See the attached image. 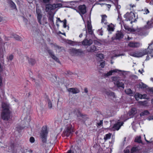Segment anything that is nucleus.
Wrapping results in <instances>:
<instances>
[{
	"mask_svg": "<svg viewBox=\"0 0 153 153\" xmlns=\"http://www.w3.org/2000/svg\"><path fill=\"white\" fill-rule=\"evenodd\" d=\"M23 21L26 23H27L28 21L27 19L24 17H23Z\"/></svg>",
	"mask_w": 153,
	"mask_h": 153,
	"instance_id": "nucleus-53",
	"label": "nucleus"
},
{
	"mask_svg": "<svg viewBox=\"0 0 153 153\" xmlns=\"http://www.w3.org/2000/svg\"><path fill=\"white\" fill-rule=\"evenodd\" d=\"M48 52L51 56L54 54L53 52L51 50H48Z\"/></svg>",
	"mask_w": 153,
	"mask_h": 153,
	"instance_id": "nucleus-50",
	"label": "nucleus"
},
{
	"mask_svg": "<svg viewBox=\"0 0 153 153\" xmlns=\"http://www.w3.org/2000/svg\"><path fill=\"white\" fill-rule=\"evenodd\" d=\"M118 13V18H117V20L120 21L121 20V15L119 13Z\"/></svg>",
	"mask_w": 153,
	"mask_h": 153,
	"instance_id": "nucleus-51",
	"label": "nucleus"
},
{
	"mask_svg": "<svg viewBox=\"0 0 153 153\" xmlns=\"http://www.w3.org/2000/svg\"><path fill=\"white\" fill-rule=\"evenodd\" d=\"M125 93L128 94H132V91L130 89H127L125 90Z\"/></svg>",
	"mask_w": 153,
	"mask_h": 153,
	"instance_id": "nucleus-32",
	"label": "nucleus"
},
{
	"mask_svg": "<svg viewBox=\"0 0 153 153\" xmlns=\"http://www.w3.org/2000/svg\"><path fill=\"white\" fill-rule=\"evenodd\" d=\"M67 153H74V152L71 150H70L68 151Z\"/></svg>",
	"mask_w": 153,
	"mask_h": 153,
	"instance_id": "nucleus-57",
	"label": "nucleus"
},
{
	"mask_svg": "<svg viewBox=\"0 0 153 153\" xmlns=\"http://www.w3.org/2000/svg\"><path fill=\"white\" fill-rule=\"evenodd\" d=\"M149 48H153V40L149 44V46L146 49L147 50Z\"/></svg>",
	"mask_w": 153,
	"mask_h": 153,
	"instance_id": "nucleus-39",
	"label": "nucleus"
},
{
	"mask_svg": "<svg viewBox=\"0 0 153 153\" xmlns=\"http://www.w3.org/2000/svg\"><path fill=\"white\" fill-rule=\"evenodd\" d=\"M2 110L1 113V119L4 121L10 120L11 117V111L10 109L9 104L5 102H2Z\"/></svg>",
	"mask_w": 153,
	"mask_h": 153,
	"instance_id": "nucleus-1",
	"label": "nucleus"
},
{
	"mask_svg": "<svg viewBox=\"0 0 153 153\" xmlns=\"http://www.w3.org/2000/svg\"><path fill=\"white\" fill-rule=\"evenodd\" d=\"M97 59V61L100 62L103 59L104 56L103 54L101 53H98L96 54Z\"/></svg>",
	"mask_w": 153,
	"mask_h": 153,
	"instance_id": "nucleus-18",
	"label": "nucleus"
},
{
	"mask_svg": "<svg viewBox=\"0 0 153 153\" xmlns=\"http://www.w3.org/2000/svg\"><path fill=\"white\" fill-rule=\"evenodd\" d=\"M68 91L73 94H76L79 93L80 91L79 89L77 88H70L68 89Z\"/></svg>",
	"mask_w": 153,
	"mask_h": 153,
	"instance_id": "nucleus-15",
	"label": "nucleus"
},
{
	"mask_svg": "<svg viewBox=\"0 0 153 153\" xmlns=\"http://www.w3.org/2000/svg\"><path fill=\"white\" fill-rule=\"evenodd\" d=\"M82 36V33L80 34L79 35V37L80 38H81Z\"/></svg>",
	"mask_w": 153,
	"mask_h": 153,
	"instance_id": "nucleus-63",
	"label": "nucleus"
},
{
	"mask_svg": "<svg viewBox=\"0 0 153 153\" xmlns=\"http://www.w3.org/2000/svg\"><path fill=\"white\" fill-rule=\"evenodd\" d=\"M129 5L131 7H132V8H133V7H135V6H135V5H134V4H133V5H132V4H130Z\"/></svg>",
	"mask_w": 153,
	"mask_h": 153,
	"instance_id": "nucleus-60",
	"label": "nucleus"
},
{
	"mask_svg": "<svg viewBox=\"0 0 153 153\" xmlns=\"http://www.w3.org/2000/svg\"><path fill=\"white\" fill-rule=\"evenodd\" d=\"M74 132L73 127L71 124H69L67 127L63 132V134L67 137L71 136Z\"/></svg>",
	"mask_w": 153,
	"mask_h": 153,
	"instance_id": "nucleus-5",
	"label": "nucleus"
},
{
	"mask_svg": "<svg viewBox=\"0 0 153 153\" xmlns=\"http://www.w3.org/2000/svg\"><path fill=\"white\" fill-rule=\"evenodd\" d=\"M149 56H146V60H149Z\"/></svg>",
	"mask_w": 153,
	"mask_h": 153,
	"instance_id": "nucleus-61",
	"label": "nucleus"
},
{
	"mask_svg": "<svg viewBox=\"0 0 153 153\" xmlns=\"http://www.w3.org/2000/svg\"><path fill=\"white\" fill-rule=\"evenodd\" d=\"M88 32L89 34L92 35L93 34V31L92 30V26L91 24L89 21L87 22Z\"/></svg>",
	"mask_w": 153,
	"mask_h": 153,
	"instance_id": "nucleus-13",
	"label": "nucleus"
},
{
	"mask_svg": "<svg viewBox=\"0 0 153 153\" xmlns=\"http://www.w3.org/2000/svg\"><path fill=\"white\" fill-rule=\"evenodd\" d=\"M67 42L68 44L72 46H74L77 45L78 42L72 41L71 40H68Z\"/></svg>",
	"mask_w": 153,
	"mask_h": 153,
	"instance_id": "nucleus-24",
	"label": "nucleus"
},
{
	"mask_svg": "<svg viewBox=\"0 0 153 153\" xmlns=\"http://www.w3.org/2000/svg\"><path fill=\"white\" fill-rule=\"evenodd\" d=\"M53 4H48L45 5V11L47 12H50L52 10H54Z\"/></svg>",
	"mask_w": 153,
	"mask_h": 153,
	"instance_id": "nucleus-17",
	"label": "nucleus"
},
{
	"mask_svg": "<svg viewBox=\"0 0 153 153\" xmlns=\"http://www.w3.org/2000/svg\"><path fill=\"white\" fill-rule=\"evenodd\" d=\"M53 6L54 7V9L55 8L62 7V4L61 3H57L56 4H53Z\"/></svg>",
	"mask_w": 153,
	"mask_h": 153,
	"instance_id": "nucleus-29",
	"label": "nucleus"
},
{
	"mask_svg": "<svg viewBox=\"0 0 153 153\" xmlns=\"http://www.w3.org/2000/svg\"><path fill=\"white\" fill-rule=\"evenodd\" d=\"M124 153H129L130 151L129 149H126V150H124Z\"/></svg>",
	"mask_w": 153,
	"mask_h": 153,
	"instance_id": "nucleus-56",
	"label": "nucleus"
},
{
	"mask_svg": "<svg viewBox=\"0 0 153 153\" xmlns=\"http://www.w3.org/2000/svg\"><path fill=\"white\" fill-rule=\"evenodd\" d=\"M50 0H42V2L44 3H48Z\"/></svg>",
	"mask_w": 153,
	"mask_h": 153,
	"instance_id": "nucleus-52",
	"label": "nucleus"
},
{
	"mask_svg": "<svg viewBox=\"0 0 153 153\" xmlns=\"http://www.w3.org/2000/svg\"><path fill=\"white\" fill-rule=\"evenodd\" d=\"M2 83V79L0 77V86L1 85Z\"/></svg>",
	"mask_w": 153,
	"mask_h": 153,
	"instance_id": "nucleus-62",
	"label": "nucleus"
},
{
	"mask_svg": "<svg viewBox=\"0 0 153 153\" xmlns=\"http://www.w3.org/2000/svg\"><path fill=\"white\" fill-rule=\"evenodd\" d=\"M124 17L126 19L127 21H130L132 20L134 17H135V15L132 12H127L124 15Z\"/></svg>",
	"mask_w": 153,
	"mask_h": 153,
	"instance_id": "nucleus-9",
	"label": "nucleus"
},
{
	"mask_svg": "<svg viewBox=\"0 0 153 153\" xmlns=\"http://www.w3.org/2000/svg\"><path fill=\"white\" fill-rule=\"evenodd\" d=\"M10 4L11 5V6L14 9L17 10L15 4L12 1H10Z\"/></svg>",
	"mask_w": 153,
	"mask_h": 153,
	"instance_id": "nucleus-33",
	"label": "nucleus"
},
{
	"mask_svg": "<svg viewBox=\"0 0 153 153\" xmlns=\"http://www.w3.org/2000/svg\"><path fill=\"white\" fill-rule=\"evenodd\" d=\"M102 120H100L99 122L97 123V126L98 127H100V126L102 125Z\"/></svg>",
	"mask_w": 153,
	"mask_h": 153,
	"instance_id": "nucleus-44",
	"label": "nucleus"
},
{
	"mask_svg": "<svg viewBox=\"0 0 153 153\" xmlns=\"http://www.w3.org/2000/svg\"><path fill=\"white\" fill-rule=\"evenodd\" d=\"M84 92L86 93H87L88 92V90L87 88H85Z\"/></svg>",
	"mask_w": 153,
	"mask_h": 153,
	"instance_id": "nucleus-59",
	"label": "nucleus"
},
{
	"mask_svg": "<svg viewBox=\"0 0 153 153\" xmlns=\"http://www.w3.org/2000/svg\"><path fill=\"white\" fill-rule=\"evenodd\" d=\"M143 95L140 94H136L135 95V97L136 100H138L139 99H142L143 98Z\"/></svg>",
	"mask_w": 153,
	"mask_h": 153,
	"instance_id": "nucleus-25",
	"label": "nucleus"
},
{
	"mask_svg": "<svg viewBox=\"0 0 153 153\" xmlns=\"http://www.w3.org/2000/svg\"><path fill=\"white\" fill-rule=\"evenodd\" d=\"M107 16L105 15H103L102 16V20L101 23H104L105 25H106L107 24V22L106 20V18Z\"/></svg>",
	"mask_w": 153,
	"mask_h": 153,
	"instance_id": "nucleus-21",
	"label": "nucleus"
},
{
	"mask_svg": "<svg viewBox=\"0 0 153 153\" xmlns=\"http://www.w3.org/2000/svg\"><path fill=\"white\" fill-rule=\"evenodd\" d=\"M53 15L51 14H49V16L48 17V19L51 24L53 23Z\"/></svg>",
	"mask_w": 153,
	"mask_h": 153,
	"instance_id": "nucleus-28",
	"label": "nucleus"
},
{
	"mask_svg": "<svg viewBox=\"0 0 153 153\" xmlns=\"http://www.w3.org/2000/svg\"><path fill=\"white\" fill-rule=\"evenodd\" d=\"M123 36L122 32H118L116 34V38L117 39H120L123 37Z\"/></svg>",
	"mask_w": 153,
	"mask_h": 153,
	"instance_id": "nucleus-20",
	"label": "nucleus"
},
{
	"mask_svg": "<svg viewBox=\"0 0 153 153\" xmlns=\"http://www.w3.org/2000/svg\"><path fill=\"white\" fill-rule=\"evenodd\" d=\"M93 43V41L92 39L88 40L85 39L82 42V44L84 45H90Z\"/></svg>",
	"mask_w": 153,
	"mask_h": 153,
	"instance_id": "nucleus-16",
	"label": "nucleus"
},
{
	"mask_svg": "<svg viewBox=\"0 0 153 153\" xmlns=\"http://www.w3.org/2000/svg\"><path fill=\"white\" fill-rule=\"evenodd\" d=\"M137 150V148L136 147H133L131 150V152L132 153L136 152Z\"/></svg>",
	"mask_w": 153,
	"mask_h": 153,
	"instance_id": "nucleus-38",
	"label": "nucleus"
},
{
	"mask_svg": "<svg viewBox=\"0 0 153 153\" xmlns=\"http://www.w3.org/2000/svg\"><path fill=\"white\" fill-rule=\"evenodd\" d=\"M13 56L11 54L8 57H7V59L8 61H11L13 60Z\"/></svg>",
	"mask_w": 153,
	"mask_h": 153,
	"instance_id": "nucleus-40",
	"label": "nucleus"
},
{
	"mask_svg": "<svg viewBox=\"0 0 153 153\" xmlns=\"http://www.w3.org/2000/svg\"><path fill=\"white\" fill-rule=\"evenodd\" d=\"M128 45L130 48H137L142 46L141 43L140 42H129Z\"/></svg>",
	"mask_w": 153,
	"mask_h": 153,
	"instance_id": "nucleus-8",
	"label": "nucleus"
},
{
	"mask_svg": "<svg viewBox=\"0 0 153 153\" xmlns=\"http://www.w3.org/2000/svg\"><path fill=\"white\" fill-rule=\"evenodd\" d=\"M137 113V111L135 108H133L130 111L129 114L130 115L135 114Z\"/></svg>",
	"mask_w": 153,
	"mask_h": 153,
	"instance_id": "nucleus-26",
	"label": "nucleus"
},
{
	"mask_svg": "<svg viewBox=\"0 0 153 153\" xmlns=\"http://www.w3.org/2000/svg\"><path fill=\"white\" fill-rule=\"evenodd\" d=\"M52 47H53L54 48L56 49H59L60 48H61L58 45H56V44H52Z\"/></svg>",
	"mask_w": 153,
	"mask_h": 153,
	"instance_id": "nucleus-42",
	"label": "nucleus"
},
{
	"mask_svg": "<svg viewBox=\"0 0 153 153\" xmlns=\"http://www.w3.org/2000/svg\"><path fill=\"white\" fill-rule=\"evenodd\" d=\"M149 114V111L148 110H146L141 112L140 114V115L141 116H144L148 115Z\"/></svg>",
	"mask_w": 153,
	"mask_h": 153,
	"instance_id": "nucleus-27",
	"label": "nucleus"
},
{
	"mask_svg": "<svg viewBox=\"0 0 153 153\" xmlns=\"http://www.w3.org/2000/svg\"><path fill=\"white\" fill-rule=\"evenodd\" d=\"M83 30L85 31V35L87 36V31L86 30V26H85V27L83 29Z\"/></svg>",
	"mask_w": 153,
	"mask_h": 153,
	"instance_id": "nucleus-54",
	"label": "nucleus"
},
{
	"mask_svg": "<svg viewBox=\"0 0 153 153\" xmlns=\"http://www.w3.org/2000/svg\"><path fill=\"white\" fill-rule=\"evenodd\" d=\"M14 37L16 39L18 40L21 41L22 39V38L16 34L14 35Z\"/></svg>",
	"mask_w": 153,
	"mask_h": 153,
	"instance_id": "nucleus-35",
	"label": "nucleus"
},
{
	"mask_svg": "<svg viewBox=\"0 0 153 153\" xmlns=\"http://www.w3.org/2000/svg\"><path fill=\"white\" fill-rule=\"evenodd\" d=\"M123 124V122H117L116 123L114 124L112 127V130H118L120 128L121 126Z\"/></svg>",
	"mask_w": 153,
	"mask_h": 153,
	"instance_id": "nucleus-12",
	"label": "nucleus"
},
{
	"mask_svg": "<svg viewBox=\"0 0 153 153\" xmlns=\"http://www.w3.org/2000/svg\"><path fill=\"white\" fill-rule=\"evenodd\" d=\"M111 134L110 133L106 134L104 137V140H105L106 141L107 140L111 138Z\"/></svg>",
	"mask_w": 153,
	"mask_h": 153,
	"instance_id": "nucleus-30",
	"label": "nucleus"
},
{
	"mask_svg": "<svg viewBox=\"0 0 153 153\" xmlns=\"http://www.w3.org/2000/svg\"><path fill=\"white\" fill-rule=\"evenodd\" d=\"M138 87L141 89L146 88L147 86L146 85L142 82H140L137 85Z\"/></svg>",
	"mask_w": 153,
	"mask_h": 153,
	"instance_id": "nucleus-22",
	"label": "nucleus"
},
{
	"mask_svg": "<svg viewBox=\"0 0 153 153\" xmlns=\"http://www.w3.org/2000/svg\"><path fill=\"white\" fill-rule=\"evenodd\" d=\"M144 136L145 137V141L147 143H151V142L148 141V140H147L146 138V137H145V135H144Z\"/></svg>",
	"mask_w": 153,
	"mask_h": 153,
	"instance_id": "nucleus-58",
	"label": "nucleus"
},
{
	"mask_svg": "<svg viewBox=\"0 0 153 153\" xmlns=\"http://www.w3.org/2000/svg\"><path fill=\"white\" fill-rule=\"evenodd\" d=\"M105 65V61L103 62L100 63V66H101V67L102 68H104Z\"/></svg>",
	"mask_w": 153,
	"mask_h": 153,
	"instance_id": "nucleus-47",
	"label": "nucleus"
},
{
	"mask_svg": "<svg viewBox=\"0 0 153 153\" xmlns=\"http://www.w3.org/2000/svg\"><path fill=\"white\" fill-rule=\"evenodd\" d=\"M107 7L108 8H110L111 7V5L110 4H107Z\"/></svg>",
	"mask_w": 153,
	"mask_h": 153,
	"instance_id": "nucleus-64",
	"label": "nucleus"
},
{
	"mask_svg": "<svg viewBox=\"0 0 153 153\" xmlns=\"http://www.w3.org/2000/svg\"><path fill=\"white\" fill-rule=\"evenodd\" d=\"M62 22H63V26L64 27L66 28V27L67 20L65 19Z\"/></svg>",
	"mask_w": 153,
	"mask_h": 153,
	"instance_id": "nucleus-46",
	"label": "nucleus"
},
{
	"mask_svg": "<svg viewBox=\"0 0 153 153\" xmlns=\"http://www.w3.org/2000/svg\"><path fill=\"white\" fill-rule=\"evenodd\" d=\"M123 72L117 69H115L113 70H111L107 73H105L103 74V76L105 77H108L112 74L113 73L117 72Z\"/></svg>",
	"mask_w": 153,
	"mask_h": 153,
	"instance_id": "nucleus-11",
	"label": "nucleus"
},
{
	"mask_svg": "<svg viewBox=\"0 0 153 153\" xmlns=\"http://www.w3.org/2000/svg\"><path fill=\"white\" fill-rule=\"evenodd\" d=\"M144 14H147L149 13V11L148 9L145 8L144 10Z\"/></svg>",
	"mask_w": 153,
	"mask_h": 153,
	"instance_id": "nucleus-45",
	"label": "nucleus"
},
{
	"mask_svg": "<svg viewBox=\"0 0 153 153\" xmlns=\"http://www.w3.org/2000/svg\"><path fill=\"white\" fill-rule=\"evenodd\" d=\"M148 52L147 49L143 50L142 52H131L129 53V54L135 57H140L147 54Z\"/></svg>",
	"mask_w": 153,
	"mask_h": 153,
	"instance_id": "nucleus-3",
	"label": "nucleus"
},
{
	"mask_svg": "<svg viewBox=\"0 0 153 153\" xmlns=\"http://www.w3.org/2000/svg\"><path fill=\"white\" fill-rule=\"evenodd\" d=\"M111 79L112 81L114 82L115 85H116L118 88L121 87L124 88V83L121 82L122 80L120 77L118 76H112Z\"/></svg>",
	"mask_w": 153,
	"mask_h": 153,
	"instance_id": "nucleus-2",
	"label": "nucleus"
},
{
	"mask_svg": "<svg viewBox=\"0 0 153 153\" xmlns=\"http://www.w3.org/2000/svg\"><path fill=\"white\" fill-rule=\"evenodd\" d=\"M47 102L48 104V108L50 109L51 108L52 106V102L51 100L49 99H48Z\"/></svg>",
	"mask_w": 153,
	"mask_h": 153,
	"instance_id": "nucleus-31",
	"label": "nucleus"
},
{
	"mask_svg": "<svg viewBox=\"0 0 153 153\" xmlns=\"http://www.w3.org/2000/svg\"><path fill=\"white\" fill-rule=\"evenodd\" d=\"M120 8L121 6L120 5H117L116 6V8L117 9V12L118 13H119L120 12V11L119 10L120 9Z\"/></svg>",
	"mask_w": 153,
	"mask_h": 153,
	"instance_id": "nucleus-49",
	"label": "nucleus"
},
{
	"mask_svg": "<svg viewBox=\"0 0 153 153\" xmlns=\"http://www.w3.org/2000/svg\"><path fill=\"white\" fill-rule=\"evenodd\" d=\"M97 48L94 45L91 46V47L88 48L87 51L89 52H93L97 51Z\"/></svg>",
	"mask_w": 153,
	"mask_h": 153,
	"instance_id": "nucleus-19",
	"label": "nucleus"
},
{
	"mask_svg": "<svg viewBox=\"0 0 153 153\" xmlns=\"http://www.w3.org/2000/svg\"><path fill=\"white\" fill-rule=\"evenodd\" d=\"M30 141L31 143H33L35 141V139L33 137H31L30 138Z\"/></svg>",
	"mask_w": 153,
	"mask_h": 153,
	"instance_id": "nucleus-48",
	"label": "nucleus"
},
{
	"mask_svg": "<svg viewBox=\"0 0 153 153\" xmlns=\"http://www.w3.org/2000/svg\"><path fill=\"white\" fill-rule=\"evenodd\" d=\"M69 51L72 55L74 56H80L83 53V51L81 49L72 48L69 50Z\"/></svg>",
	"mask_w": 153,
	"mask_h": 153,
	"instance_id": "nucleus-6",
	"label": "nucleus"
},
{
	"mask_svg": "<svg viewBox=\"0 0 153 153\" xmlns=\"http://www.w3.org/2000/svg\"><path fill=\"white\" fill-rule=\"evenodd\" d=\"M153 27V18L150 21H148L147 25H145L144 28L146 29H149Z\"/></svg>",
	"mask_w": 153,
	"mask_h": 153,
	"instance_id": "nucleus-14",
	"label": "nucleus"
},
{
	"mask_svg": "<svg viewBox=\"0 0 153 153\" xmlns=\"http://www.w3.org/2000/svg\"><path fill=\"white\" fill-rule=\"evenodd\" d=\"M98 33L100 35H103V31L102 30V28H101L100 29H99L97 31Z\"/></svg>",
	"mask_w": 153,
	"mask_h": 153,
	"instance_id": "nucleus-43",
	"label": "nucleus"
},
{
	"mask_svg": "<svg viewBox=\"0 0 153 153\" xmlns=\"http://www.w3.org/2000/svg\"><path fill=\"white\" fill-rule=\"evenodd\" d=\"M29 63L32 65H34L35 62V61L34 59H30L28 60Z\"/></svg>",
	"mask_w": 153,
	"mask_h": 153,
	"instance_id": "nucleus-37",
	"label": "nucleus"
},
{
	"mask_svg": "<svg viewBox=\"0 0 153 153\" xmlns=\"http://www.w3.org/2000/svg\"><path fill=\"white\" fill-rule=\"evenodd\" d=\"M51 57L53 59H54L57 62H58L59 61L58 59L56 57V56L54 54L52 55V56H51Z\"/></svg>",
	"mask_w": 153,
	"mask_h": 153,
	"instance_id": "nucleus-41",
	"label": "nucleus"
},
{
	"mask_svg": "<svg viewBox=\"0 0 153 153\" xmlns=\"http://www.w3.org/2000/svg\"><path fill=\"white\" fill-rule=\"evenodd\" d=\"M78 12L81 15L85 14L86 12V7L85 5H80L78 7Z\"/></svg>",
	"mask_w": 153,
	"mask_h": 153,
	"instance_id": "nucleus-10",
	"label": "nucleus"
},
{
	"mask_svg": "<svg viewBox=\"0 0 153 153\" xmlns=\"http://www.w3.org/2000/svg\"><path fill=\"white\" fill-rule=\"evenodd\" d=\"M102 92L105 97L110 98L115 97L114 93L110 91L107 90L105 89H103Z\"/></svg>",
	"mask_w": 153,
	"mask_h": 153,
	"instance_id": "nucleus-7",
	"label": "nucleus"
},
{
	"mask_svg": "<svg viewBox=\"0 0 153 153\" xmlns=\"http://www.w3.org/2000/svg\"><path fill=\"white\" fill-rule=\"evenodd\" d=\"M48 134L46 126H43L42 128L40 133V137L43 143H46L47 141V137Z\"/></svg>",
	"mask_w": 153,
	"mask_h": 153,
	"instance_id": "nucleus-4",
	"label": "nucleus"
},
{
	"mask_svg": "<svg viewBox=\"0 0 153 153\" xmlns=\"http://www.w3.org/2000/svg\"><path fill=\"white\" fill-rule=\"evenodd\" d=\"M136 142H138L139 143H141V137L140 136L137 137H136L135 140Z\"/></svg>",
	"mask_w": 153,
	"mask_h": 153,
	"instance_id": "nucleus-34",
	"label": "nucleus"
},
{
	"mask_svg": "<svg viewBox=\"0 0 153 153\" xmlns=\"http://www.w3.org/2000/svg\"><path fill=\"white\" fill-rule=\"evenodd\" d=\"M132 38L131 37H129V36H128V37L126 39V40H130L131 39H132Z\"/></svg>",
	"mask_w": 153,
	"mask_h": 153,
	"instance_id": "nucleus-55",
	"label": "nucleus"
},
{
	"mask_svg": "<svg viewBox=\"0 0 153 153\" xmlns=\"http://www.w3.org/2000/svg\"><path fill=\"white\" fill-rule=\"evenodd\" d=\"M107 30L109 31H112L114 30V28L112 26L110 25H108Z\"/></svg>",
	"mask_w": 153,
	"mask_h": 153,
	"instance_id": "nucleus-36",
	"label": "nucleus"
},
{
	"mask_svg": "<svg viewBox=\"0 0 153 153\" xmlns=\"http://www.w3.org/2000/svg\"><path fill=\"white\" fill-rule=\"evenodd\" d=\"M36 13L37 14V19L38 22L40 24H42V23L41 22V19L42 17V15L40 13H38V11L37 10H36Z\"/></svg>",
	"mask_w": 153,
	"mask_h": 153,
	"instance_id": "nucleus-23",
	"label": "nucleus"
}]
</instances>
